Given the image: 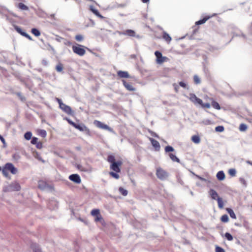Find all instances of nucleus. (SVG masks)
I'll use <instances>...</instances> for the list:
<instances>
[{
	"instance_id": "nucleus-23",
	"label": "nucleus",
	"mask_w": 252,
	"mask_h": 252,
	"mask_svg": "<svg viewBox=\"0 0 252 252\" xmlns=\"http://www.w3.org/2000/svg\"><path fill=\"white\" fill-rule=\"evenodd\" d=\"M211 103H212V106L213 108H214L216 109H218V110H220V106L218 102H217L213 100L211 102Z\"/></svg>"
},
{
	"instance_id": "nucleus-59",
	"label": "nucleus",
	"mask_w": 252,
	"mask_h": 252,
	"mask_svg": "<svg viewBox=\"0 0 252 252\" xmlns=\"http://www.w3.org/2000/svg\"><path fill=\"white\" fill-rule=\"evenodd\" d=\"M56 100L58 101V102L59 103V105H60V107H61V104H63L62 101L61 99H59V98H56Z\"/></svg>"
},
{
	"instance_id": "nucleus-58",
	"label": "nucleus",
	"mask_w": 252,
	"mask_h": 252,
	"mask_svg": "<svg viewBox=\"0 0 252 252\" xmlns=\"http://www.w3.org/2000/svg\"><path fill=\"white\" fill-rule=\"evenodd\" d=\"M49 49H49V50L52 51V52H53L54 54H55V52H55V50L54 48L52 46H51L50 45H49Z\"/></svg>"
},
{
	"instance_id": "nucleus-14",
	"label": "nucleus",
	"mask_w": 252,
	"mask_h": 252,
	"mask_svg": "<svg viewBox=\"0 0 252 252\" xmlns=\"http://www.w3.org/2000/svg\"><path fill=\"white\" fill-rule=\"evenodd\" d=\"M123 85L127 90L130 91H135V88L131 84L126 82L125 80H123Z\"/></svg>"
},
{
	"instance_id": "nucleus-34",
	"label": "nucleus",
	"mask_w": 252,
	"mask_h": 252,
	"mask_svg": "<svg viewBox=\"0 0 252 252\" xmlns=\"http://www.w3.org/2000/svg\"><path fill=\"white\" fill-rule=\"evenodd\" d=\"M14 28H15V30H16V31H17L19 33H20V34H21V35H23V34H24V33H26L25 32H23V31H22V29H21L20 27H18V26H15Z\"/></svg>"
},
{
	"instance_id": "nucleus-61",
	"label": "nucleus",
	"mask_w": 252,
	"mask_h": 252,
	"mask_svg": "<svg viewBox=\"0 0 252 252\" xmlns=\"http://www.w3.org/2000/svg\"><path fill=\"white\" fill-rule=\"evenodd\" d=\"M0 140L2 142L3 144H5V141L2 136L0 137Z\"/></svg>"
},
{
	"instance_id": "nucleus-18",
	"label": "nucleus",
	"mask_w": 252,
	"mask_h": 252,
	"mask_svg": "<svg viewBox=\"0 0 252 252\" xmlns=\"http://www.w3.org/2000/svg\"><path fill=\"white\" fill-rule=\"evenodd\" d=\"M191 139L195 144H199L200 142V138L197 135H193L191 137Z\"/></svg>"
},
{
	"instance_id": "nucleus-10",
	"label": "nucleus",
	"mask_w": 252,
	"mask_h": 252,
	"mask_svg": "<svg viewBox=\"0 0 252 252\" xmlns=\"http://www.w3.org/2000/svg\"><path fill=\"white\" fill-rule=\"evenodd\" d=\"M63 111L65 112L66 113L71 115L72 114V111L70 107L68 105H66L65 104H61V107H60Z\"/></svg>"
},
{
	"instance_id": "nucleus-7",
	"label": "nucleus",
	"mask_w": 252,
	"mask_h": 252,
	"mask_svg": "<svg viewBox=\"0 0 252 252\" xmlns=\"http://www.w3.org/2000/svg\"><path fill=\"white\" fill-rule=\"evenodd\" d=\"M122 165V162L121 161H118L111 164L110 168L116 172H120L121 171L120 167Z\"/></svg>"
},
{
	"instance_id": "nucleus-3",
	"label": "nucleus",
	"mask_w": 252,
	"mask_h": 252,
	"mask_svg": "<svg viewBox=\"0 0 252 252\" xmlns=\"http://www.w3.org/2000/svg\"><path fill=\"white\" fill-rule=\"evenodd\" d=\"M156 175L161 180H165L168 177V173L160 167H158L156 170Z\"/></svg>"
},
{
	"instance_id": "nucleus-11",
	"label": "nucleus",
	"mask_w": 252,
	"mask_h": 252,
	"mask_svg": "<svg viewBox=\"0 0 252 252\" xmlns=\"http://www.w3.org/2000/svg\"><path fill=\"white\" fill-rule=\"evenodd\" d=\"M120 35H127L129 36L134 37L135 36V32L132 30H127L124 32H118Z\"/></svg>"
},
{
	"instance_id": "nucleus-37",
	"label": "nucleus",
	"mask_w": 252,
	"mask_h": 252,
	"mask_svg": "<svg viewBox=\"0 0 252 252\" xmlns=\"http://www.w3.org/2000/svg\"><path fill=\"white\" fill-rule=\"evenodd\" d=\"M39 134L42 137H45L47 135V132L45 130L41 129L39 131Z\"/></svg>"
},
{
	"instance_id": "nucleus-27",
	"label": "nucleus",
	"mask_w": 252,
	"mask_h": 252,
	"mask_svg": "<svg viewBox=\"0 0 252 252\" xmlns=\"http://www.w3.org/2000/svg\"><path fill=\"white\" fill-rule=\"evenodd\" d=\"M32 32L36 36H39L40 35V32L39 31L35 28L32 29Z\"/></svg>"
},
{
	"instance_id": "nucleus-43",
	"label": "nucleus",
	"mask_w": 252,
	"mask_h": 252,
	"mask_svg": "<svg viewBox=\"0 0 252 252\" xmlns=\"http://www.w3.org/2000/svg\"><path fill=\"white\" fill-rule=\"evenodd\" d=\"M45 187V184L42 181H40L38 183V187L39 188L41 189H44Z\"/></svg>"
},
{
	"instance_id": "nucleus-9",
	"label": "nucleus",
	"mask_w": 252,
	"mask_h": 252,
	"mask_svg": "<svg viewBox=\"0 0 252 252\" xmlns=\"http://www.w3.org/2000/svg\"><path fill=\"white\" fill-rule=\"evenodd\" d=\"M70 180L76 184H80L81 182L80 177L78 174H72L69 176Z\"/></svg>"
},
{
	"instance_id": "nucleus-1",
	"label": "nucleus",
	"mask_w": 252,
	"mask_h": 252,
	"mask_svg": "<svg viewBox=\"0 0 252 252\" xmlns=\"http://www.w3.org/2000/svg\"><path fill=\"white\" fill-rule=\"evenodd\" d=\"M21 189L20 185L15 182L5 186L3 188L4 192H11L14 191H19Z\"/></svg>"
},
{
	"instance_id": "nucleus-63",
	"label": "nucleus",
	"mask_w": 252,
	"mask_h": 252,
	"mask_svg": "<svg viewBox=\"0 0 252 252\" xmlns=\"http://www.w3.org/2000/svg\"><path fill=\"white\" fill-rule=\"evenodd\" d=\"M42 63V64H44V65H47L48 64V62L46 60H43Z\"/></svg>"
},
{
	"instance_id": "nucleus-28",
	"label": "nucleus",
	"mask_w": 252,
	"mask_h": 252,
	"mask_svg": "<svg viewBox=\"0 0 252 252\" xmlns=\"http://www.w3.org/2000/svg\"><path fill=\"white\" fill-rule=\"evenodd\" d=\"M119 192L124 196H126L127 194V191L122 187L119 189Z\"/></svg>"
},
{
	"instance_id": "nucleus-4",
	"label": "nucleus",
	"mask_w": 252,
	"mask_h": 252,
	"mask_svg": "<svg viewBox=\"0 0 252 252\" xmlns=\"http://www.w3.org/2000/svg\"><path fill=\"white\" fill-rule=\"evenodd\" d=\"M155 55L156 56V62L158 64H162L163 63L167 62L168 60V59L164 56H162V54L157 51L155 52Z\"/></svg>"
},
{
	"instance_id": "nucleus-57",
	"label": "nucleus",
	"mask_w": 252,
	"mask_h": 252,
	"mask_svg": "<svg viewBox=\"0 0 252 252\" xmlns=\"http://www.w3.org/2000/svg\"><path fill=\"white\" fill-rule=\"evenodd\" d=\"M179 85L180 86H181L182 87H183L184 88H186V84L185 83L183 82H180L179 83Z\"/></svg>"
},
{
	"instance_id": "nucleus-31",
	"label": "nucleus",
	"mask_w": 252,
	"mask_h": 252,
	"mask_svg": "<svg viewBox=\"0 0 252 252\" xmlns=\"http://www.w3.org/2000/svg\"><path fill=\"white\" fill-rule=\"evenodd\" d=\"M221 220L224 222H227L229 220L228 217L227 215H224L221 217Z\"/></svg>"
},
{
	"instance_id": "nucleus-48",
	"label": "nucleus",
	"mask_w": 252,
	"mask_h": 252,
	"mask_svg": "<svg viewBox=\"0 0 252 252\" xmlns=\"http://www.w3.org/2000/svg\"><path fill=\"white\" fill-rule=\"evenodd\" d=\"M38 142V138L36 137H33L31 141V143L33 145H36V143Z\"/></svg>"
},
{
	"instance_id": "nucleus-22",
	"label": "nucleus",
	"mask_w": 252,
	"mask_h": 252,
	"mask_svg": "<svg viewBox=\"0 0 252 252\" xmlns=\"http://www.w3.org/2000/svg\"><path fill=\"white\" fill-rule=\"evenodd\" d=\"M169 156L173 161L180 162L179 159L175 155L171 153L169 154Z\"/></svg>"
},
{
	"instance_id": "nucleus-19",
	"label": "nucleus",
	"mask_w": 252,
	"mask_h": 252,
	"mask_svg": "<svg viewBox=\"0 0 252 252\" xmlns=\"http://www.w3.org/2000/svg\"><path fill=\"white\" fill-rule=\"evenodd\" d=\"M226 210H227V212L229 213V214L231 218L234 219H236V216L235 215V214L232 209H231L230 208H227Z\"/></svg>"
},
{
	"instance_id": "nucleus-47",
	"label": "nucleus",
	"mask_w": 252,
	"mask_h": 252,
	"mask_svg": "<svg viewBox=\"0 0 252 252\" xmlns=\"http://www.w3.org/2000/svg\"><path fill=\"white\" fill-rule=\"evenodd\" d=\"M20 158H21L20 156L18 153L14 154L13 155V158L15 160H18L19 159H20Z\"/></svg>"
},
{
	"instance_id": "nucleus-39",
	"label": "nucleus",
	"mask_w": 252,
	"mask_h": 252,
	"mask_svg": "<svg viewBox=\"0 0 252 252\" xmlns=\"http://www.w3.org/2000/svg\"><path fill=\"white\" fill-rule=\"evenodd\" d=\"M224 127L223 126H218L216 127L215 130L217 132H222L224 131Z\"/></svg>"
},
{
	"instance_id": "nucleus-15",
	"label": "nucleus",
	"mask_w": 252,
	"mask_h": 252,
	"mask_svg": "<svg viewBox=\"0 0 252 252\" xmlns=\"http://www.w3.org/2000/svg\"><path fill=\"white\" fill-rule=\"evenodd\" d=\"M118 75L121 78H127L129 77V75L127 71H119L117 72Z\"/></svg>"
},
{
	"instance_id": "nucleus-29",
	"label": "nucleus",
	"mask_w": 252,
	"mask_h": 252,
	"mask_svg": "<svg viewBox=\"0 0 252 252\" xmlns=\"http://www.w3.org/2000/svg\"><path fill=\"white\" fill-rule=\"evenodd\" d=\"M18 7L20 9H21L22 10H27L29 9L28 6H27L26 5H25L23 3H19L18 4Z\"/></svg>"
},
{
	"instance_id": "nucleus-50",
	"label": "nucleus",
	"mask_w": 252,
	"mask_h": 252,
	"mask_svg": "<svg viewBox=\"0 0 252 252\" xmlns=\"http://www.w3.org/2000/svg\"><path fill=\"white\" fill-rule=\"evenodd\" d=\"M216 252H225L224 250L222 248H221L220 247H218V246L216 247Z\"/></svg>"
},
{
	"instance_id": "nucleus-53",
	"label": "nucleus",
	"mask_w": 252,
	"mask_h": 252,
	"mask_svg": "<svg viewBox=\"0 0 252 252\" xmlns=\"http://www.w3.org/2000/svg\"><path fill=\"white\" fill-rule=\"evenodd\" d=\"M196 177H197L199 180H200L201 181H204V182H207V183H210V182L209 180H207V179H205V178H202V177H200V176H199L196 175Z\"/></svg>"
},
{
	"instance_id": "nucleus-17",
	"label": "nucleus",
	"mask_w": 252,
	"mask_h": 252,
	"mask_svg": "<svg viewBox=\"0 0 252 252\" xmlns=\"http://www.w3.org/2000/svg\"><path fill=\"white\" fill-rule=\"evenodd\" d=\"M74 127L80 131H83L87 129V127L84 125H80L75 124Z\"/></svg>"
},
{
	"instance_id": "nucleus-56",
	"label": "nucleus",
	"mask_w": 252,
	"mask_h": 252,
	"mask_svg": "<svg viewBox=\"0 0 252 252\" xmlns=\"http://www.w3.org/2000/svg\"><path fill=\"white\" fill-rule=\"evenodd\" d=\"M23 36L28 38L30 40H32V38L31 37V36L30 35H29L28 34H27V33H24L23 34Z\"/></svg>"
},
{
	"instance_id": "nucleus-20",
	"label": "nucleus",
	"mask_w": 252,
	"mask_h": 252,
	"mask_svg": "<svg viewBox=\"0 0 252 252\" xmlns=\"http://www.w3.org/2000/svg\"><path fill=\"white\" fill-rule=\"evenodd\" d=\"M217 201L219 208L220 209H222L224 206V203L222 198L221 197H218Z\"/></svg>"
},
{
	"instance_id": "nucleus-51",
	"label": "nucleus",
	"mask_w": 252,
	"mask_h": 252,
	"mask_svg": "<svg viewBox=\"0 0 252 252\" xmlns=\"http://www.w3.org/2000/svg\"><path fill=\"white\" fill-rule=\"evenodd\" d=\"M2 172V174H3V175L4 176L8 177V171L4 167L3 169Z\"/></svg>"
},
{
	"instance_id": "nucleus-41",
	"label": "nucleus",
	"mask_w": 252,
	"mask_h": 252,
	"mask_svg": "<svg viewBox=\"0 0 252 252\" xmlns=\"http://www.w3.org/2000/svg\"><path fill=\"white\" fill-rule=\"evenodd\" d=\"M56 70L58 72H61L63 69V65L61 63L58 64L56 67Z\"/></svg>"
},
{
	"instance_id": "nucleus-38",
	"label": "nucleus",
	"mask_w": 252,
	"mask_h": 252,
	"mask_svg": "<svg viewBox=\"0 0 252 252\" xmlns=\"http://www.w3.org/2000/svg\"><path fill=\"white\" fill-rule=\"evenodd\" d=\"M174 151V148L170 146H167L165 148V151L167 153L170 152H173Z\"/></svg>"
},
{
	"instance_id": "nucleus-12",
	"label": "nucleus",
	"mask_w": 252,
	"mask_h": 252,
	"mask_svg": "<svg viewBox=\"0 0 252 252\" xmlns=\"http://www.w3.org/2000/svg\"><path fill=\"white\" fill-rule=\"evenodd\" d=\"M149 140L151 141L153 146L156 149V150L158 151L160 149V145L159 142L152 138H149Z\"/></svg>"
},
{
	"instance_id": "nucleus-45",
	"label": "nucleus",
	"mask_w": 252,
	"mask_h": 252,
	"mask_svg": "<svg viewBox=\"0 0 252 252\" xmlns=\"http://www.w3.org/2000/svg\"><path fill=\"white\" fill-rule=\"evenodd\" d=\"M33 156L35 158H37V159H38L39 160H41L40 155L37 152H33Z\"/></svg>"
},
{
	"instance_id": "nucleus-24",
	"label": "nucleus",
	"mask_w": 252,
	"mask_h": 252,
	"mask_svg": "<svg viewBox=\"0 0 252 252\" xmlns=\"http://www.w3.org/2000/svg\"><path fill=\"white\" fill-rule=\"evenodd\" d=\"M209 18H210V17H205L203 19L196 22L195 24L198 25H201V24H204Z\"/></svg>"
},
{
	"instance_id": "nucleus-16",
	"label": "nucleus",
	"mask_w": 252,
	"mask_h": 252,
	"mask_svg": "<svg viewBox=\"0 0 252 252\" xmlns=\"http://www.w3.org/2000/svg\"><path fill=\"white\" fill-rule=\"evenodd\" d=\"M217 179L220 181H223L225 177V175L222 171H219L216 175Z\"/></svg>"
},
{
	"instance_id": "nucleus-60",
	"label": "nucleus",
	"mask_w": 252,
	"mask_h": 252,
	"mask_svg": "<svg viewBox=\"0 0 252 252\" xmlns=\"http://www.w3.org/2000/svg\"><path fill=\"white\" fill-rule=\"evenodd\" d=\"M66 120L68 121L69 124H70L71 125H72V126H74L75 124V123H74V122H73L72 121H71L69 119H66Z\"/></svg>"
},
{
	"instance_id": "nucleus-25",
	"label": "nucleus",
	"mask_w": 252,
	"mask_h": 252,
	"mask_svg": "<svg viewBox=\"0 0 252 252\" xmlns=\"http://www.w3.org/2000/svg\"><path fill=\"white\" fill-rule=\"evenodd\" d=\"M91 10L92 11V12L97 16H98V17L101 18V19H103L104 18V17L103 16H102L101 15H100L99 13V12L97 10L95 9H94V8H91Z\"/></svg>"
},
{
	"instance_id": "nucleus-13",
	"label": "nucleus",
	"mask_w": 252,
	"mask_h": 252,
	"mask_svg": "<svg viewBox=\"0 0 252 252\" xmlns=\"http://www.w3.org/2000/svg\"><path fill=\"white\" fill-rule=\"evenodd\" d=\"M209 193L212 199L214 200H217L218 197H220L218 193L214 189H211Z\"/></svg>"
},
{
	"instance_id": "nucleus-30",
	"label": "nucleus",
	"mask_w": 252,
	"mask_h": 252,
	"mask_svg": "<svg viewBox=\"0 0 252 252\" xmlns=\"http://www.w3.org/2000/svg\"><path fill=\"white\" fill-rule=\"evenodd\" d=\"M247 126H246V125H245L244 124H242L240 125V127H239V130L241 131H245L247 130Z\"/></svg>"
},
{
	"instance_id": "nucleus-62",
	"label": "nucleus",
	"mask_w": 252,
	"mask_h": 252,
	"mask_svg": "<svg viewBox=\"0 0 252 252\" xmlns=\"http://www.w3.org/2000/svg\"><path fill=\"white\" fill-rule=\"evenodd\" d=\"M205 99L207 100V101H211L212 102V100H213V99L211 98H209L208 97V96H206L205 97Z\"/></svg>"
},
{
	"instance_id": "nucleus-64",
	"label": "nucleus",
	"mask_w": 252,
	"mask_h": 252,
	"mask_svg": "<svg viewBox=\"0 0 252 252\" xmlns=\"http://www.w3.org/2000/svg\"><path fill=\"white\" fill-rule=\"evenodd\" d=\"M77 167L78 169H80L81 171H85L81 165H78Z\"/></svg>"
},
{
	"instance_id": "nucleus-2",
	"label": "nucleus",
	"mask_w": 252,
	"mask_h": 252,
	"mask_svg": "<svg viewBox=\"0 0 252 252\" xmlns=\"http://www.w3.org/2000/svg\"><path fill=\"white\" fill-rule=\"evenodd\" d=\"M85 48L86 47L83 45L77 44L76 45L72 46V50L76 54L80 56H83L86 53Z\"/></svg>"
},
{
	"instance_id": "nucleus-35",
	"label": "nucleus",
	"mask_w": 252,
	"mask_h": 252,
	"mask_svg": "<svg viewBox=\"0 0 252 252\" xmlns=\"http://www.w3.org/2000/svg\"><path fill=\"white\" fill-rule=\"evenodd\" d=\"M108 162L111 163L112 164L114 162H116L115 157L113 156H109L108 157Z\"/></svg>"
},
{
	"instance_id": "nucleus-49",
	"label": "nucleus",
	"mask_w": 252,
	"mask_h": 252,
	"mask_svg": "<svg viewBox=\"0 0 252 252\" xmlns=\"http://www.w3.org/2000/svg\"><path fill=\"white\" fill-rule=\"evenodd\" d=\"M101 216L99 214L96 216L95 217L94 220L95 221H100L102 220Z\"/></svg>"
},
{
	"instance_id": "nucleus-40",
	"label": "nucleus",
	"mask_w": 252,
	"mask_h": 252,
	"mask_svg": "<svg viewBox=\"0 0 252 252\" xmlns=\"http://www.w3.org/2000/svg\"><path fill=\"white\" fill-rule=\"evenodd\" d=\"M225 237L228 241H232L233 240V237L229 233H226Z\"/></svg>"
},
{
	"instance_id": "nucleus-46",
	"label": "nucleus",
	"mask_w": 252,
	"mask_h": 252,
	"mask_svg": "<svg viewBox=\"0 0 252 252\" xmlns=\"http://www.w3.org/2000/svg\"><path fill=\"white\" fill-rule=\"evenodd\" d=\"M194 81L196 84H199L200 83V80L199 77L197 75H194Z\"/></svg>"
},
{
	"instance_id": "nucleus-32",
	"label": "nucleus",
	"mask_w": 252,
	"mask_h": 252,
	"mask_svg": "<svg viewBox=\"0 0 252 252\" xmlns=\"http://www.w3.org/2000/svg\"><path fill=\"white\" fill-rule=\"evenodd\" d=\"M91 214L92 216L95 217L99 215V210L98 209H94L91 211Z\"/></svg>"
},
{
	"instance_id": "nucleus-6",
	"label": "nucleus",
	"mask_w": 252,
	"mask_h": 252,
	"mask_svg": "<svg viewBox=\"0 0 252 252\" xmlns=\"http://www.w3.org/2000/svg\"><path fill=\"white\" fill-rule=\"evenodd\" d=\"M94 123L95 125V126H96L97 127L100 128L108 130L109 131H112V128H110L108 126L102 123L100 121L95 120Z\"/></svg>"
},
{
	"instance_id": "nucleus-52",
	"label": "nucleus",
	"mask_w": 252,
	"mask_h": 252,
	"mask_svg": "<svg viewBox=\"0 0 252 252\" xmlns=\"http://www.w3.org/2000/svg\"><path fill=\"white\" fill-rule=\"evenodd\" d=\"M240 182L242 184H243L245 187L247 186V182L245 179L241 178L240 179Z\"/></svg>"
},
{
	"instance_id": "nucleus-42",
	"label": "nucleus",
	"mask_w": 252,
	"mask_h": 252,
	"mask_svg": "<svg viewBox=\"0 0 252 252\" xmlns=\"http://www.w3.org/2000/svg\"><path fill=\"white\" fill-rule=\"evenodd\" d=\"M109 174L112 177L116 179H118L120 178V176L118 174L114 173L113 172H110Z\"/></svg>"
},
{
	"instance_id": "nucleus-8",
	"label": "nucleus",
	"mask_w": 252,
	"mask_h": 252,
	"mask_svg": "<svg viewBox=\"0 0 252 252\" xmlns=\"http://www.w3.org/2000/svg\"><path fill=\"white\" fill-rule=\"evenodd\" d=\"M4 168L7 169L8 171H10L13 174H15L17 172V169L11 163H6Z\"/></svg>"
},
{
	"instance_id": "nucleus-5",
	"label": "nucleus",
	"mask_w": 252,
	"mask_h": 252,
	"mask_svg": "<svg viewBox=\"0 0 252 252\" xmlns=\"http://www.w3.org/2000/svg\"><path fill=\"white\" fill-rule=\"evenodd\" d=\"M187 97L196 105L202 104V100L197 97V96L193 94H190L189 96H187Z\"/></svg>"
},
{
	"instance_id": "nucleus-44",
	"label": "nucleus",
	"mask_w": 252,
	"mask_h": 252,
	"mask_svg": "<svg viewBox=\"0 0 252 252\" xmlns=\"http://www.w3.org/2000/svg\"><path fill=\"white\" fill-rule=\"evenodd\" d=\"M200 105L203 108H210L211 107V105L209 102L203 103L202 102V104H200Z\"/></svg>"
},
{
	"instance_id": "nucleus-36",
	"label": "nucleus",
	"mask_w": 252,
	"mask_h": 252,
	"mask_svg": "<svg viewBox=\"0 0 252 252\" xmlns=\"http://www.w3.org/2000/svg\"><path fill=\"white\" fill-rule=\"evenodd\" d=\"M75 38L78 41H82L84 39V37L81 34H78L75 36Z\"/></svg>"
},
{
	"instance_id": "nucleus-54",
	"label": "nucleus",
	"mask_w": 252,
	"mask_h": 252,
	"mask_svg": "<svg viewBox=\"0 0 252 252\" xmlns=\"http://www.w3.org/2000/svg\"><path fill=\"white\" fill-rule=\"evenodd\" d=\"M36 147L38 149H41L42 148V144L40 142H38L36 144Z\"/></svg>"
},
{
	"instance_id": "nucleus-33",
	"label": "nucleus",
	"mask_w": 252,
	"mask_h": 252,
	"mask_svg": "<svg viewBox=\"0 0 252 252\" xmlns=\"http://www.w3.org/2000/svg\"><path fill=\"white\" fill-rule=\"evenodd\" d=\"M228 173L230 176L233 177L236 175V171L235 169L231 168L229 170Z\"/></svg>"
},
{
	"instance_id": "nucleus-55",
	"label": "nucleus",
	"mask_w": 252,
	"mask_h": 252,
	"mask_svg": "<svg viewBox=\"0 0 252 252\" xmlns=\"http://www.w3.org/2000/svg\"><path fill=\"white\" fill-rule=\"evenodd\" d=\"M63 43L64 45L67 46H70L71 45V42L65 39H63Z\"/></svg>"
},
{
	"instance_id": "nucleus-21",
	"label": "nucleus",
	"mask_w": 252,
	"mask_h": 252,
	"mask_svg": "<svg viewBox=\"0 0 252 252\" xmlns=\"http://www.w3.org/2000/svg\"><path fill=\"white\" fill-rule=\"evenodd\" d=\"M163 38L168 42H170L171 40V37L170 36L165 32H163Z\"/></svg>"
},
{
	"instance_id": "nucleus-26",
	"label": "nucleus",
	"mask_w": 252,
	"mask_h": 252,
	"mask_svg": "<svg viewBox=\"0 0 252 252\" xmlns=\"http://www.w3.org/2000/svg\"><path fill=\"white\" fill-rule=\"evenodd\" d=\"M32 133L31 132H30V131L27 132L24 134V137L27 140H30L32 138Z\"/></svg>"
}]
</instances>
